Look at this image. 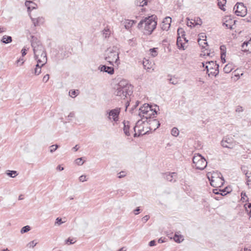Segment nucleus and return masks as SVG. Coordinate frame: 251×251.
<instances>
[{
	"label": "nucleus",
	"instance_id": "f257e3e1",
	"mask_svg": "<svg viewBox=\"0 0 251 251\" xmlns=\"http://www.w3.org/2000/svg\"><path fill=\"white\" fill-rule=\"evenodd\" d=\"M31 44L33 50L35 59L39 62L46 63L47 62V53L41 42L36 37L33 36L31 38Z\"/></svg>",
	"mask_w": 251,
	"mask_h": 251
},
{
	"label": "nucleus",
	"instance_id": "f03ea898",
	"mask_svg": "<svg viewBox=\"0 0 251 251\" xmlns=\"http://www.w3.org/2000/svg\"><path fill=\"white\" fill-rule=\"evenodd\" d=\"M114 94L120 97L121 99H125L127 96H130L132 93V88L126 80H122L117 84L115 88Z\"/></svg>",
	"mask_w": 251,
	"mask_h": 251
},
{
	"label": "nucleus",
	"instance_id": "7ed1b4c3",
	"mask_svg": "<svg viewBox=\"0 0 251 251\" xmlns=\"http://www.w3.org/2000/svg\"><path fill=\"white\" fill-rule=\"evenodd\" d=\"M155 17L153 15L146 18L144 20L141 21L138 24V28H141L144 25V33L150 35L156 28L157 22L155 20Z\"/></svg>",
	"mask_w": 251,
	"mask_h": 251
},
{
	"label": "nucleus",
	"instance_id": "20e7f679",
	"mask_svg": "<svg viewBox=\"0 0 251 251\" xmlns=\"http://www.w3.org/2000/svg\"><path fill=\"white\" fill-rule=\"evenodd\" d=\"M119 54V50L117 47L109 48L106 51L105 60L110 65L115 63L118 66L120 64Z\"/></svg>",
	"mask_w": 251,
	"mask_h": 251
},
{
	"label": "nucleus",
	"instance_id": "39448f33",
	"mask_svg": "<svg viewBox=\"0 0 251 251\" xmlns=\"http://www.w3.org/2000/svg\"><path fill=\"white\" fill-rule=\"evenodd\" d=\"M210 184L213 187H221L224 183V179L221 173H214L210 177L208 176Z\"/></svg>",
	"mask_w": 251,
	"mask_h": 251
},
{
	"label": "nucleus",
	"instance_id": "423d86ee",
	"mask_svg": "<svg viewBox=\"0 0 251 251\" xmlns=\"http://www.w3.org/2000/svg\"><path fill=\"white\" fill-rule=\"evenodd\" d=\"M194 167L198 170H203L207 166L206 159L200 154H195L193 157Z\"/></svg>",
	"mask_w": 251,
	"mask_h": 251
},
{
	"label": "nucleus",
	"instance_id": "0eeeda50",
	"mask_svg": "<svg viewBox=\"0 0 251 251\" xmlns=\"http://www.w3.org/2000/svg\"><path fill=\"white\" fill-rule=\"evenodd\" d=\"M201 64L202 67L206 69L208 75L216 76L219 74V65L217 64L215 62L213 61L206 62V65H205L204 63Z\"/></svg>",
	"mask_w": 251,
	"mask_h": 251
},
{
	"label": "nucleus",
	"instance_id": "6e6552de",
	"mask_svg": "<svg viewBox=\"0 0 251 251\" xmlns=\"http://www.w3.org/2000/svg\"><path fill=\"white\" fill-rule=\"evenodd\" d=\"M235 13L237 16L244 17L247 15V9L242 3H237L234 7Z\"/></svg>",
	"mask_w": 251,
	"mask_h": 251
},
{
	"label": "nucleus",
	"instance_id": "1a4fd4ad",
	"mask_svg": "<svg viewBox=\"0 0 251 251\" xmlns=\"http://www.w3.org/2000/svg\"><path fill=\"white\" fill-rule=\"evenodd\" d=\"M235 142L231 136H226L221 141V145L224 148L233 149L235 146Z\"/></svg>",
	"mask_w": 251,
	"mask_h": 251
},
{
	"label": "nucleus",
	"instance_id": "9d476101",
	"mask_svg": "<svg viewBox=\"0 0 251 251\" xmlns=\"http://www.w3.org/2000/svg\"><path fill=\"white\" fill-rule=\"evenodd\" d=\"M107 113L108 114V118L109 120L112 119L113 121L117 122L119 120L120 108H116L107 111Z\"/></svg>",
	"mask_w": 251,
	"mask_h": 251
},
{
	"label": "nucleus",
	"instance_id": "9b49d317",
	"mask_svg": "<svg viewBox=\"0 0 251 251\" xmlns=\"http://www.w3.org/2000/svg\"><path fill=\"white\" fill-rule=\"evenodd\" d=\"M198 42L199 45L201 46L202 49H205V50L202 51L204 53V55H206L207 56H210V52L207 49H206V47L208 46V44L207 42H206V39L199 38Z\"/></svg>",
	"mask_w": 251,
	"mask_h": 251
},
{
	"label": "nucleus",
	"instance_id": "f8f14e48",
	"mask_svg": "<svg viewBox=\"0 0 251 251\" xmlns=\"http://www.w3.org/2000/svg\"><path fill=\"white\" fill-rule=\"evenodd\" d=\"M172 19L170 17H166L163 21L161 25V28L163 30H168L171 26Z\"/></svg>",
	"mask_w": 251,
	"mask_h": 251
},
{
	"label": "nucleus",
	"instance_id": "ddd939ff",
	"mask_svg": "<svg viewBox=\"0 0 251 251\" xmlns=\"http://www.w3.org/2000/svg\"><path fill=\"white\" fill-rule=\"evenodd\" d=\"M151 106V105L147 103L143 104V106L139 108L140 112L139 113V116L140 117H142V119H143V115L148 114V111L150 110Z\"/></svg>",
	"mask_w": 251,
	"mask_h": 251
},
{
	"label": "nucleus",
	"instance_id": "4468645a",
	"mask_svg": "<svg viewBox=\"0 0 251 251\" xmlns=\"http://www.w3.org/2000/svg\"><path fill=\"white\" fill-rule=\"evenodd\" d=\"M157 112L156 108H153L152 106L151 107L150 110L148 111V114L143 115V118H145L146 120L148 119H151V118L154 117L155 115H157Z\"/></svg>",
	"mask_w": 251,
	"mask_h": 251
},
{
	"label": "nucleus",
	"instance_id": "2eb2a0df",
	"mask_svg": "<svg viewBox=\"0 0 251 251\" xmlns=\"http://www.w3.org/2000/svg\"><path fill=\"white\" fill-rule=\"evenodd\" d=\"M177 174L175 172L166 173L164 175L165 179L169 181L175 182L176 181Z\"/></svg>",
	"mask_w": 251,
	"mask_h": 251
},
{
	"label": "nucleus",
	"instance_id": "dca6fc26",
	"mask_svg": "<svg viewBox=\"0 0 251 251\" xmlns=\"http://www.w3.org/2000/svg\"><path fill=\"white\" fill-rule=\"evenodd\" d=\"M150 125V128L155 130L160 126L159 122L156 119H150L149 121H147Z\"/></svg>",
	"mask_w": 251,
	"mask_h": 251
},
{
	"label": "nucleus",
	"instance_id": "f3484780",
	"mask_svg": "<svg viewBox=\"0 0 251 251\" xmlns=\"http://www.w3.org/2000/svg\"><path fill=\"white\" fill-rule=\"evenodd\" d=\"M99 69L100 70V71L107 73L110 75H112L114 73V68L112 67H108L106 65H102L100 66Z\"/></svg>",
	"mask_w": 251,
	"mask_h": 251
},
{
	"label": "nucleus",
	"instance_id": "a211bd4d",
	"mask_svg": "<svg viewBox=\"0 0 251 251\" xmlns=\"http://www.w3.org/2000/svg\"><path fill=\"white\" fill-rule=\"evenodd\" d=\"M242 48L244 51L251 53V38L248 41L244 42L242 44Z\"/></svg>",
	"mask_w": 251,
	"mask_h": 251
},
{
	"label": "nucleus",
	"instance_id": "6ab92c4d",
	"mask_svg": "<svg viewBox=\"0 0 251 251\" xmlns=\"http://www.w3.org/2000/svg\"><path fill=\"white\" fill-rule=\"evenodd\" d=\"M25 5L27 7L28 11L36 9L37 7V4L30 0H26Z\"/></svg>",
	"mask_w": 251,
	"mask_h": 251
},
{
	"label": "nucleus",
	"instance_id": "aec40b11",
	"mask_svg": "<svg viewBox=\"0 0 251 251\" xmlns=\"http://www.w3.org/2000/svg\"><path fill=\"white\" fill-rule=\"evenodd\" d=\"M30 19L34 25V26H38L40 24L43 23L44 19L43 17H39L37 18H33L30 16Z\"/></svg>",
	"mask_w": 251,
	"mask_h": 251
},
{
	"label": "nucleus",
	"instance_id": "412c9836",
	"mask_svg": "<svg viewBox=\"0 0 251 251\" xmlns=\"http://www.w3.org/2000/svg\"><path fill=\"white\" fill-rule=\"evenodd\" d=\"M123 123L124 125V131L125 134L127 136H130V133L129 131V122H124Z\"/></svg>",
	"mask_w": 251,
	"mask_h": 251
},
{
	"label": "nucleus",
	"instance_id": "4be33fe9",
	"mask_svg": "<svg viewBox=\"0 0 251 251\" xmlns=\"http://www.w3.org/2000/svg\"><path fill=\"white\" fill-rule=\"evenodd\" d=\"M173 239L174 241L177 243H181L184 240L183 236L182 235L178 234L177 233H175Z\"/></svg>",
	"mask_w": 251,
	"mask_h": 251
},
{
	"label": "nucleus",
	"instance_id": "5701e85b",
	"mask_svg": "<svg viewBox=\"0 0 251 251\" xmlns=\"http://www.w3.org/2000/svg\"><path fill=\"white\" fill-rule=\"evenodd\" d=\"M134 24V21L129 20H126L124 23V26H125V28L127 29H129Z\"/></svg>",
	"mask_w": 251,
	"mask_h": 251
},
{
	"label": "nucleus",
	"instance_id": "b1692460",
	"mask_svg": "<svg viewBox=\"0 0 251 251\" xmlns=\"http://www.w3.org/2000/svg\"><path fill=\"white\" fill-rule=\"evenodd\" d=\"M1 41L3 43L8 44L11 43L12 39L11 36L4 35L3 36Z\"/></svg>",
	"mask_w": 251,
	"mask_h": 251
},
{
	"label": "nucleus",
	"instance_id": "393cba45",
	"mask_svg": "<svg viewBox=\"0 0 251 251\" xmlns=\"http://www.w3.org/2000/svg\"><path fill=\"white\" fill-rule=\"evenodd\" d=\"M218 5L219 7L222 10L225 11L224 6L226 4V0H217Z\"/></svg>",
	"mask_w": 251,
	"mask_h": 251
},
{
	"label": "nucleus",
	"instance_id": "a878e982",
	"mask_svg": "<svg viewBox=\"0 0 251 251\" xmlns=\"http://www.w3.org/2000/svg\"><path fill=\"white\" fill-rule=\"evenodd\" d=\"M141 121L140 120H139L137 123H136V126H135L133 127V129L135 131V132H136V128H139L140 127L139 126V125L140 124ZM138 130L140 131L139 132V134L138 135H137V133L136 132H135L134 134V137H137V136H139L140 134H144V133H142V132H141V129H138Z\"/></svg>",
	"mask_w": 251,
	"mask_h": 251
},
{
	"label": "nucleus",
	"instance_id": "bb28decb",
	"mask_svg": "<svg viewBox=\"0 0 251 251\" xmlns=\"http://www.w3.org/2000/svg\"><path fill=\"white\" fill-rule=\"evenodd\" d=\"M148 1L147 0H136V4L137 6H144L146 5L148 3Z\"/></svg>",
	"mask_w": 251,
	"mask_h": 251
},
{
	"label": "nucleus",
	"instance_id": "cd10ccee",
	"mask_svg": "<svg viewBox=\"0 0 251 251\" xmlns=\"http://www.w3.org/2000/svg\"><path fill=\"white\" fill-rule=\"evenodd\" d=\"M232 66L230 64L226 65L223 69L224 72L226 73H230L232 70Z\"/></svg>",
	"mask_w": 251,
	"mask_h": 251
},
{
	"label": "nucleus",
	"instance_id": "c85d7f7f",
	"mask_svg": "<svg viewBox=\"0 0 251 251\" xmlns=\"http://www.w3.org/2000/svg\"><path fill=\"white\" fill-rule=\"evenodd\" d=\"M6 175L12 178L16 177L18 175V173L16 171L8 170L6 173Z\"/></svg>",
	"mask_w": 251,
	"mask_h": 251
},
{
	"label": "nucleus",
	"instance_id": "c756f323",
	"mask_svg": "<svg viewBox=\"0 0 251 251\" xmlns=\"http://www.w3.org/2000/svg\"><path fill=\"white\" fill-rule=\"evenodd\" d=\"M176 44L179 49H182V50H184V44L182 43L180 38H177Z\"/></svg>",
	"mask_w": 251,
	"mask_h": 251
},
{
	"label": "nucleus",
	"instance_id": "7c9ffc66",
	"mask_svg": "<svg viewBox=\"0 0 251 251\" xmlns=\"http://www.w3.org/2000/svg\"><path fill=\"white\" fill-rule=\"evenodd\" d=\"M177 34L178 35V38H180L181 37H183L185 36V31L182 28H178L177 29Z\"/></svg>",
	"mask_w": 251,
	"mask_h": 251
},
{
	"label": "nucleus",
	"instance_id": "2f4dec72",
	"mask_svg": "<svg viewBox=\"0 0 251 251\" xmlns=\"http://www.w3.org/2000/svg\"><path fill=\"white\" fill-rule=\"evenodd\" d=\"M143 65L145 69L149 70L151 69V64H149V60L144 61L143 62Z\"/></svg>",
	"mask_w": 251,
	"mask_h": 251
},
{
	"label": "nucleus",
	"instance_id": "473e14b6",
	"mask_svg": "<svg viewBox=\"0 0 251 251\" xmlns=\"http://www.w3.org/2000/svg\"><path fill=\"white\" fill-rule=\"evenodd\" d=\"M171 134L173 136L176 137L179 134V131L176 127H174L171 130Z\"/></svg>",
	"mask_w": 251,
	"mask_h": 251
},
{
	"label": "nucleus",
	"instance_id": "72a5a7b5",
	"mask_svg": "<svg viewBox=\"0 0 251 251\" xmlns=\"http://www.w3.org/2000/svg\"><path fill=\"white\" fill-rule=\"evenodd\" d=\"M30 230V227L29 226H26L22 228L21 230V233H24L28 232Z\"/></svg>",
	"mask_w": 251,
	"mask_h": 251
},
{
	"label": "nucleus",
	"instance_id": "f704fd0d",
	"mask_svg": "<svg viewBox=\"0 0 251 251\" xmlns=\"http://www.w3.org/2000/svg\"><path fill=\"white\" fill-rule=\"evenodd\" d=\"M156 50L157 48H153L150 50V53L152 57H155L157 55Z\"/></svg>",
	"mask_w": 251,
	"mask_h": 251
},
{
	"label": "nucleus",
	"instance_id": "c9c22d12",
	"mask_svg": "<svg viewBox=\"0 0 251 251\" xmlns=\"http://www.w3.org/2000/svg\"><path fill=\"white\" fill-rule=\"evenodd\" d=\"M64 223V222H63L62 221L61 218L58 217L55 220L54 225H55V226H60Z\"/></svg>",
	"mask_w": 251,
	"mask_h": 251
},
{
	"label": "nucleus",
	"instance_id": "e433bc0d",
	"mask_svg": "<svg viewBox=\"0 0 251 251\" xmlns=\"http://www.w3.org/2000/svg\"><path fill=\"white\" fill-rule=\"evenodd\" d=\"M103 35L105 38H107L110 35V30L109 28H104L103 30Z\"/></svg>",
	"mask_w": 251,
	"mask_h": 251
},
{
	"label": "nucleus",
	"instance_id": "4c0bfd02",
	"mask_svg": "<svg viewBox=\"0 0 251 251\" xmlns=\"http://www.w3.org/2000/svg\"><path fill=\"white\" fill-rule=\"evenodd\" d=\"M75 162L78 165H82L84 163V161H83L82 158L80 157L75 159Z\"/></svg>",
	"mask_w": 251,
	"mask_h": 251
},
{
	"label": "nucleus",
	"instance_id": "58836bf2",
	"mask_svg": "<svg viewBox=\"0 0 251 251\" xmlns=\"http://www.w3.org/2000/svg\"><path fill=\"white\" fill-rule=\"evenodd\" d=\"M227 189L228 188L227 187L222 190L220 189L219 190V191L221 192V193H220V195L221 196H225L226 195L227 193H229V191L227 190Z\"/></svg>",
	"mask_w": 251,
	"mask_h": 251
},
{
	"label": "nucleus",
	"instance_id": "ea45409f",
	"mask_svg": "<svg viewBox=\"0 0 251 251\" xmlns=\"http://www.w3.org/2000/svg\"><path fill=\"white\" fill-rule=\"evenodd\" d=\"M37 244V243L35 242V241H32L27 244V247L28 248H33Z\"/></svg>",
	"mask_w": 251,
	"mask_h": 251
},
{
	"label": "nucleus",
	"instance_id": "a19ab883",
	"mask_svg": "<svg viewBox=\"0 0 251 251\" xmlns=\"http://www.w3.org/2000/svg\"><path fill=\"white\" fill-rule=\"evenodd\" d=\"M41 73V68H35L34 69V74L36 75H40Z\"/></svg>",
	"mask_w": 251,
	"mask_h": 251
},
{
	"label": "nucleus",
	"instance_id": "79ce46f5",
	"mask_svg": "<svg viewBox=\"0 0 251 251\" xmlns=\"http://www.w3.org/2000/svg\"><path fill=\"white\" fill-rule=\"evenodd\" d=\"M58 148V146L57 145H53L50 146V152H53L57 148Z\"/></svg>",
	"mask_w": 251,
	"mask_h": 251
},
{
	"label": "nucleus",
	"instance_id": "37998d69",
	"mask_svg": "<svg viewBox=\"0 0 251 251\" xmlns=\"http://www.w3.org/2000/svg\"><path fill=\"white\" fill-rule=\"evenodd\" d=\"M69 95L72 98H75L76 97L77 94H76V92L75 90H71L69 92Z\"/></svg>",
	"mask_w": 251,
	"mask_h": 251
},
{
	"label": "nucleus",
	"instance_id": "c03bdc74",
	"mask_svg": "<svg viewBox=\"0 0 251 251\" xmlns=\"http://www.w3.org/2000/svg\"><path fill=\"white\" fill-rule=\"evenodd\" d=\"M246 176L247 177V185L249 186V188H251V184H250V182H251V179L249 178L250 176H248V173H246Z\"/></svg>",
	"mask_w": 251,
	"mask_h": 251
},
{
	"label": "nucleus",
	"instance_id": "a18cd8bd",
	"mask_svg": "<svg viewBox=\"0 0 251 251\" xmlns=\"http://www.w3.org/2000/svg\"><path fill=\"white\" fill-rule=\"evenodd\" d=\"M79 180L81 182H84L87 181L86 176L85 175H82L79 177Z\"/></svg>",
	"mask_w": 251,
	"mask_h": 251
},
{
	"label": "nucleus",
	"instance_id": "49530a36",
	"mask_svg": "<svg viewBox=\"0 0 251 251\" xmlns=\"http://www.w3.org/2000/svg\"><path fill=\"white\" fill-rule=\"evenodd\" d=\"M75 241H74V240L73 239H71L70 238H69L67 240H66V243L70 245L75 243Z\"/></svg>",
	"mask_w": 251,
	"mask_h": 251
},
{
	"label": "nucleus",
	"instance_id": "de8ad7c7",
	"mask_svg": "<svg viewBox=\"0 0 251 251\" xmlns=\"http://www.w3.org/2000/svg\"><path fill=\"white\" fill-rule=\"evenodd\" d=\"M37 61V64L35 66V68H42L46 63H44L43 62H39L38 61Z\"/></svg>",
	"mask_w": 251,
	"mask_h": 251
},
{
	"label": "nucleus",
	"instance_id": "09e8293b",
	"mask_svg": "<svg viewBox=\"0 0 251 251\" xmlns=\"http://www.w3.org/2000/svg\"><path fill=\"white\" fill-rule=\"evenodd\" d=\"M195 21L194 22H193V20H191V21L187 22V25L188 26H191V27L194 26L195 25Z\"/></svg>",
	"mask_w": 251,
	"mask_h": 251
},
{
	"label": "nucleus",
	"instance_id": "8fccbe9b",
	"mask_svg": "<svg viewBox=\"0 0 251 251\" xmlns=\"http://www.w3.org/2000/svg\"><path fill=\"white\" fill-rule=\"evenodd\" d=\"M220 50H221V53H224L225 54H226V47L224 45H222L220 47Z\"/></svg>",
	"mask_w": 251,
	"mask_h": 251
},
{
	"label": "nucleus",
	"instance_id": "3c124183",
	"mask_svg": "<svg viewBox=\"0 0 251 251\" xmlns=\"http://www.w3.org/2000/svg\"><path fill=\"white\" fill-rule=\"evenodd\" d=\"M49 77H50L49 75L47 74L43 77V81H45V82H47L49 79Z\"/></svg>",
	"mask_w": 251,
	"mask_h": 251
},
{
	"label": "nucleus",
	"instance_id": "603ef678",
	"mask_svg": "<svg viewBox=\"0 0 251 251\" xmlns=\"http://www.w3.org/2000/svg\"><path fill=\"white\" fill-rule=\"evenodd\" d=\"M17 63L18 64L20 63V66H22L24 63V60L23 58H20L18 60H17Z\"/></svg>",
	"mask_w": 251,
	"mask_h": 251
},
{
	"label": "nucleus",
	"instance_id": "864d4df0",
	"mask_svg": "<svg viewBox=\"0 0 251 251\" xmlns=\"http://www.w3.org/2000/svg\"><path fill=\"white\" fill-rule=\"evenodd\" d=\"M225 57L226 54H225L224 53H221V58L223 63L226 62Z\"/></svg>",
	"mask_w": 251,
	"mask_h": 251
},
{
	"label": "nucleus",
	"instance_id": "5fc2aeb1",
	"mask_svg": "<svg viewBox=\"0 0 251 251\" xmlns=\"http://www.w3.org/2000/svg\"><path fill=\"white\" fill-rule=\"evenodd\" d=\"M223 25L225 26L227 28L232 29V25L230 24H226V23H224Z\"/></svg>",
	"mask_w": 251,
	"mask_h": 251
},
{
	"label": "nucleus",
	"instance_id": "6e6d98bb",
	"mask_svg": "<svg viewBox=\"0 0 251 251\" xmlns=\"http://www.w3.org/2000/svg\"><path fill=\"white\" fill-rule=\"evenodd\" d=\"M149 219L150 216L149 215H146L143 217L142 220L144 221L145 222H146L147 221L149 220Z\"/></svg>",
	"mask_w": 251,
	"mask_h": 251
},
{
	"label": "nucleus",
	"instance_id": "4d7b16f0",
	"mask_svg": "<svg viewBox=\"0 0 251 251\" xmlns=\"http://www.w3.org/2000/svg\"><path fill=\"white\" fill-rule=\"evenodd\" d=\"M27 50L25 48L22 50V57H24L26 54Z\"/></svg>",
	"mask_w": 251,
	"mask_h": 251
},
{
	"label": "nucleus",
	"instance_id": "13d9d810",
	"mask_svg": "<svg viewBox=\"0 0 251 251\" xmlns=\"http://www.w3.org/2000/svg\"><path fill=\"white\" fill-rule=\"evenodd\" d=\"M149 245L151 247L154 246L155 245V241L154 240H151L149 242Z\"/></svg>",
	"mask_w": 251,
	"mask_h": 251
},
{
	"label": "nucleus",
	"instance_id": "bf43d9fd",
	"mask_svg": "<svg viewBox=\"0 0 251 251\" xmlns=\"http://www.w3.org/2000/svg\"><path fill=\"white\" fill-rule=\"evenodd\" d=\"M75 117V113L74 112H71L68 115V118L70 119ZM70 120V119H69Z\"/></svg>",
	"mask_w": 251,
	"mask_h": 251
},
{
	"label": "nucleus",
	"instance_id": "052dcab7",
	"mask_svg": "<svg viewBox=\"0 0 251 251\" xmlns=\"http://www.w3.org/2000/svg\"><path fill=\"white\" fill-rule=\"evenodd\" d=\"M243 111V108L241 106H238L236 109V112H242Z\"/></svg>",
	"mask_w": 251,
	"mask_h": 251
},
{
	"label": "nucleus",
	"instance_id": "680f3d73",
	"mask_svg": "<svg viewBox=\"0 0 251 251\" xmlns=\"http://www.w3.org/2000/svg\"><path fill=\"white\" fill-rule=\"evenodd\" d=\"M206 36L204 34V33H201L199 34V38H201V39H206Z\"/></svg>",
	"mask_w": 251,
	"mask_h": 251
},
{
	"label": "nucleus",
	"instance_id": "e2e57ef3",
	"mask_svg": "<svg viewBox=\"0 0 251 251\" xmlns=\"http://www.w3.org/2000/svg\"><path fill=\"white\" fill-rule=\"evenodd\" d=\"M6 30V28L5 27L0 26V33L5 32Z\"/></svg>",
	"mask_w": 251,
	"mask_h": 251
},
{
	"label": "nucleus",
	"instance_id": "0e129e2a",
	"mask_svg": "<svg viewBox=\"0 0 251 251\" xmlns=\"http://www.w3.org/2000/svg\"><path fill=\"white\" fill-rule=\"evenodd\" d=\"M245 197H247L246 194V193L245 192H242L241 193V200H245V198H244Z\"/></svg>",
	"mask_w": 251,
	"mask_h": 251
},
{
	"label": "nucleus",
	"instance_id": "69168bd1",
	"mask_svg": "<svg viewBox=\"0 0 251 251\" xmlns=\"http://www.w3.org/2000/svg\"><path fill=\"white\" fill-rule=\"evenodd\" d=\"M56 169L58 171H63L64 169L63 167H61V165H58Z\"/></svg>",
	"mask_w": 251,
	"mask_h": 251
},
{
	"label": "nucleus",
	"instance_id": "338daca9",
	"mask_svg": "<svg viewBox=\"0 0 251 251\" xmlns=\"http://www.w3.org/2000/svg\"><path fill=\"white\" fill-rule=\"evenodd\" d=\"M140 208L139 207H137L136 209L135 210H134V214L135 215H137L138 214V213H139V211H140Z\"/></svg>",
	"mask_w": 251,
	"mask_h": 251
},
{
	"label": "nucleus",
	"instance_id": "774afa93",
	"mask_svg": "<svg viewBox=\"0 0 251 251\" xmlns=\"http://www.w3.org/2000/svg\"><path fill=\"white\" fill-rule=\"evenodd\" d=\"M120 175L118 176L119 178H122L126 176L125 172H121L120 173Z\"/></svg>",
	"mask_w": 251,
	"mask_h": 251
}]
</instances>
